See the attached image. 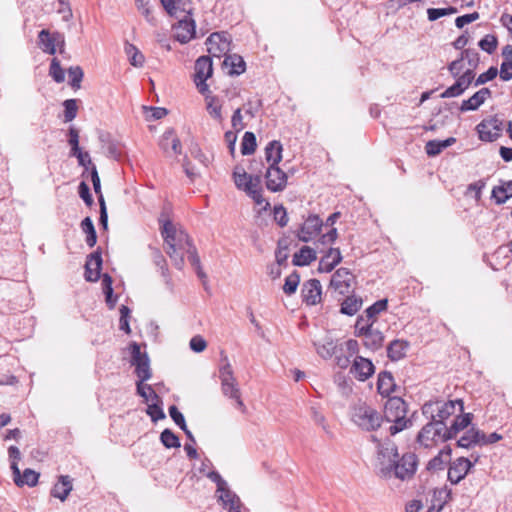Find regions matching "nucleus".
I'll use <instances>...</instances> for the list:
<instances>
[{
	"mask_svg": "<svg viewBox=\"0 0 512 512\" xmlns=\"http://www.w3.org/2000/svg\"><path fill=\"white\" fill-rule=\"evenodd\" d=\"M250 198L254 201V212L257 217L261 218L270 210V203L263 198L262 192H257V195L250 196Z\"/></svg>",
	"mask_w": 512,
	"mask_h": 512,
	"instance_id": "nucleus-46",
	"label": "nucleus"
},
{
	"mask_svg": "<svg viewBox=\"0 0 512 512\" xmlns=\"http://www.w3.org/2000/svg\"><path fill=\"white\" fill-rule=\"evenodd\" d=\"M479 46L482 50H484L488 53H492L497 47V39L493 35H486L479 42Z\"/></svg>",
	"mask_w": 512,
	"mask_h": 512,
	"instance_id": "nucleus-63",
	"label": "nucleus"
},
{
	"mask_svg": "<svg viewBox=\"0 0 512 512\" xmlns=\"http://www.w3.org/2000/svg\"><path fill=\"white\" fill-rule=\"evenodd\" d=\"M207 50L214 57L225 56L230 51L231 39L225 32L212 33L207 41Z\"/></svg>",
	"mask_w": 512,
	"mask_h": 512,
	"instance_id": "nucleus-14",
	"label": "nucleus"
},
{
	"mask_svg": "<svg viewBox=\"0 0 512 512\" xmlns=\"http://www.w3.org/2000/svg\"><path fill=\"white\" fill-rule=\"evenodd\" d=\"M205 110L209 117L217 124H222L225 119L224 96L216 95L207 89L204 93Z\"/></svg>",
	"mask_w": 512,
	"mask_h": 512,
	"instance_id": "nucleus-10",
	"label": "nucleus"
},
{
	"mask_svg": "<svg viewBox=\"0 0 512 512\" xmlns=\"http://www.w3.org/2000/svg\"><path fill=\"white\" fill-rule=\"evenodd\" d=\"M448 440L447 426L444 423L433 422L426 424L418 435L419 443L426 447H433Z\"/></svg>",
	"mask_w": 512,
	"mask_h": 512,
	"instance_id": "nucleus-8",
	"label": "nucleus"
},
{
	"mask_svg": "<svg viewBox=\"0 0 512 512\" xmlns=\"http://www.w3.org/2000/svg\"><path fill=\"white\" fill-rule=\"evenodd\" d=\"M136 388H137V394L144 399V402L146 404H149V403H152L155 401H160L159 396L155 393V391L153 390V388L150 385L145 384L142 381H137Z\"/></svg>",
	"mask_w": 512,
	"mask_h": 512,
	"instance_id": "nucleus-42",
	"label": "nucleus"
},
{
	"mask_svg": "<svg viewBox=\"0 0 512 512\" xmlns=\"http://www.w3.org/2000/svg\"><path fill=\"white\" fill-rule=\"evenodd\" d=\"M38 38L40 48L48 54H54L57 47L64 45V37L58 32L50 33L48 30H42Z\"/></svg>",
	"mask_w": 512,
	"mask_h": 512,
	"instance_id": "nucleus-17",
	"label": "nucleus"
},
{
	"mask_svg": "<svg viewBox=\"0 0 512 512\" xmlns=\"http://www.w3.org/2000/svg\"><path fill=\"white\" fill-rule=\"evenodd\" d=\"M266 185L271 191H280L284 189L287 182L286 174L281 171L277 166H270L266 173Z\"/></svg>",
	"mask_w": 512,
	"mask_h": 512,
	"instance_id": "nucleus-23",
	"label": "nucleus"
},
{
	"mask_svg": "<svg viewBox=\"0 0 512 512\" xmlns=\"http://www.w3.org/2000/svg\"><path fill=\"white\" fill-rule=\"evenodd\" d=\"M218 500L225 509L230 512H240L241 502L239 497L228 489L227 485L223 490L216 491Z\"/></svg>",
	"mask_w": 512,
	"mask_h": 512,
	"instance_id": "nucleus-25",
	"label": "nucleus"
},
{
	"mask_svg": "<svg viewBox=\"0 0 512 512\" xmlns=\"http://www.w3.org/2000/svg\"><path fill=\"white\" fill-rule=\"evenodd\" d=\"M162 236L166 245V252L175 261V265L181 267L185 252L190 250V240L188 235L178 229L172 222L161 217Z\"/></svg>",
	"mask_w": 512,
	"mask_h": 512,
	"instance_id": "nucleus-1",
	"label": "nucleus"
},
{
	"mask_svg": "<svg viewBox=\"0 0 512 512\" xmlns=\"http://www.w3.org/2000/svg\"><path fill=\"white\" fill-rule=\"evenodd\" d=\"M256 149V138L252 132H246L244 134L242 144H241V152L244 155L252 154Z\"/></svg>",
	"mask_w": 512,
	"mask_h": 512,
	"instance_id": "nucleus-52",
	"label": "nucleus"
},
{
	"mask_svg": "<svg viewBox=\"0 0 512 512\" xmlns=\"http://www.w3.org/2000/svg\"><path fill=\"white\" fill-rule=\"evenodd\" d=\"M59 4L57 13L61 15L62 20L69 22L73 18V12L69 0H56Z\"/></svg>",
	"mask_w": 512,
	"mask_h": 512,
	"instance_id": "nucleus-56",
	"label": "nucleus"
},
{
	"mask_svg": "<svg viewBox=\"0 0 512 512\" xmlns=\"http://www.w3.org/2000/svg\"><path fill=\"white\" fill-rule=\"evenodd\" d=\"M362 306V300L356 296L347 297L341 305V312L346 315H354Z\"/></svg>",
	"mask_w": 512,
	"mask_h": 512,
	"instance_id": "nucleus-44",
	"label": "nucleus"
},
{
	"mask_svg": "<svg viewBox=\"0 0 512 512\" xmlns=\"http://www.w3.org/2000/svg\"><path fill=\"white\" fill-rule=\"evenodd\" d=\"M458 11L455 7H447V8H429L427 10V16L429 21H436L437 19L449 16L452 14H456Z\"/></svg>",
	"mask_w": 512,
	"mask_h": 512,
	"instance_id": "nucleus-51",
	"label": "nucleus"
},
{
	"mask_svg": "<svg viewBox=\"0 0 512 512\" xmlns=\"http://www.w3.org/2000/svg\"><path fill=\"white\" fill-rule=\"evenodd\" d=\"M160 438H161V442L163 443V445L167 448L180 446L178 438L175 436V434L173 432H171L168 429H165L161 433Z\"/></svg>",
	"mask_w": 512,
	"mask_h": 512,
	"instance_id": "nucleus-60",
	"label": "nucleus"
},
{
	"mask_svg": "<svg viewBox=\"0 0 512 512\" xmlns=\"http://www.w3.org/2000/svg\"><path fill=\"white\" fill-rule=\"evenodd\" d=\"M219 379L221 382L222 394L235 401L236 407L241 411H246V406L241 398V390L238 381L234 375L233 368L227 359H224L219 368Z\"/></svg>",
	"mask_w": 512,
	"mask_h": 512,
	"instance_id": "nucleus-2",
	"label": "nucleus"
},
{
	"mask_svg": "<svg viewBox=\"0 0 512 512\" xmlns=\"http://www.w3.org/2000/svg\"><path fill=\"white\" fill-rule=\"evenodd\" d=\"M160 401H155L147 404V414L151 417L152 421H157L159 419H163L165 414L161 407L159 406Z\"/></svg>",
	"mask_w": 512,
	"mask_h": 512,
	"instance_id": "nucleus-61",
	"label": "nucleus"
},
{
	"mask_svg": "<svg viewBox=\"0 0 512 512\" xmlns=\"http://www.w3.org/2000/svg\"><path fill=\"white\" fill-rule=\"evenodd\" d=\"M373 324L374 323L371 321V319L367 318L366 316H359L355 324L356 335L361 336L364 333H367L368 331L372 330Z\"/></svg>",
	"mask_w": 512,
	"mask_h": 512,
	"instance_id": "nucleus-54",
	"label": "nucleus"
},
{
	"mask_svg": "<svg viewBox=\"0 0 512 512\" xmlns=\"http://www.w3.org/2000/svg\"><path fill=\"white\" fill-rule=\"evenodd\" d=\"M361 336L364 338V345L370 349H377L383 342L382 333L375 329H372Z\"/></svg>",
	"mask_w": 512,
	"mask_h": 512,
	"instance_id": "nucleus-45",
	"label": "nucleus"
},
{
	"mask_svg": "<svg viewBox=\"0 0 512 512\" xmlns=\"http://www.w3.org/2000/svg\"><path fill=\"white\" fill-rule=\"evenodd\" d=\"M161 3L171 16L181 19L184 15H190L182 0H161Z\"/></svg>",
	"mask_w": 512,
	"mask_h": 512,
	"instance_id": "nucleus-34",
	"label": "nucleus"
},
{
	"mask_svg": "<svg viewBox=\"0 0 512 512\" xmlns=\"http://www.w3.org/2000/svg\"><path fill=\"white\" fill-rule=\"evenodd\" d=\"M351 420L359 428L372 431L381 426L382 416L366 402L359 401L351 409Z\"/></svg>",
	"mask_w": 512,
	"mask_h": 512,
	"instance_id": "nucleus-3",
	"label": "nucleus"
},
{
	"mask_svg": "<svg viewBox=\"0 0 512 512\" xmlns=\"http://www.w3.org/2000/svg\"><path fill=\"white\" fill-rule=\"evenodd\" d=\"M136 8L138 11L146 18V20L150 23L154 21V17L152 15V11L150 8L149 0H134Z\"/></svg>",
	"mask_w": 512,
	"mask_h": 512,
	"instance_id": "nucleus-58",
	"label": "nucleus"
},
{
	"mask_svg": "<svg viewBox=\"0 0 512 512\" xmlns=\"http://www.w3.org/2000/svg\"><path fill=\"white\" fill-rule=\"evenodd\" d=\"M91 180H92V183H93V188L95 190V192L97 194H99V202H100V222L102 223V225L104 226V228H106L107 226V212H106V206H105V202H104V198L101 194V185H100V178L98 176V172L96 170V167L93 165L92 166V171H91Z\"/></svg>",
	"mask_w": 512,
	"mask_h": 512,
	"instance_id": "nucleus-31",
	"label": "nucleus"
},
{
	"mask_svg": "<svg viewBox=\"0 0 512 512\" xmlns=\"http://www.w3.org/2000/svg\"><path fill=\"white\" fill-rule=\"evenodd\" d=\"M169 414L171 418L174 420V422L181 427L186 433V435L193 440L192 434L189 430H187L185 419L182 415V413L177 409L175 406H171L169 408Z\"/></svg>",
	"mask_w": 512,
	"mask_h": 512,
	"instance_id": "nucleus-55",
	"label": "nucleus"
},
{
	"mask_svg": "<svg viewBox=\"0 0 512 512\" xmlns=\"http://www.w3.org/2000/svg\"><path fill=\"white\" fill-rule=\"evenodd\" d=\"M450 492L445 488L435 489L431 498V505L428 509L429 512H439L443 506L448 502Z\"/></svg>",
	"mask_w": 512,
	"mask_h": 512,
	"instance_id": "nucleus-33",
	"label": "nucleus"
},
{
	"mask_svg": "<svg viewBox=\"0 0 512 512\" xmlns=\"http://www.w3.org/2000/svg\"><path fill=\"white\" fill-rule=\"evenodd\" d=\"M417 458L413 453H405L400 459L397 458L393 463L391 471V479L397 478L400 480L410 479L416 472Z\"/></svg>",
	"mask_w": 512,
	"mask_h": 512,
	"instance_id": "nucleus-11",
	"label": "nucleus"
},
{
	"mask_svg": "<svg viewBox=\"0 0 512 512\" xmlns=\"http://www.w3.org/2000/svg\"><path fill=\"white\" fill-rule=\"evenodd\" d=\"M451 450L449 448L442 449L437 456L428 463L429 469H441L445 463L450 460Z\"/></svg>",
	"mask_w": 512,
	"mask_h": 512,
	"instance_id": "nucleus-48",
	"label": "nucleus"
},
{
	"mask_svg": "<svg viewBox=\"0 0 512 512\" xmlns=\"http://www.w3.org/2000/svg\"><path fill=\"white\" fill-rule=\"evenodd\" d=\"M232 179L236 188L248 197L263 192L261 179L258 175L249 174L242 165H236L232 172Z\"/></svg>",
	"mask_w": 512,
	"mask_h": 512,
	"instance_id": "nucleus-7",
	"label": "nucleus"
},
{
	"mask_svg": "<svg viewBox=\"0 0 512 512\" xmlns=\"http://www.w3.org/2000/svg\"><path fill=\"white\" fill-rule=\"evenodd\" d=\"M490 95L491 93L488 88H482L468 100L463 101L461 110L469 111L478 109L490 97Z\"/></svg>",
	"mask_w": 512,
	"mask_h": 512,
	"instance_id": "nucleus-28",
	"label": "nucleus"
},
{
	"mask_svg": "<svg viewBox=\"0 0 512 512\" xmlns=\"http://www.w3.org/2000/svg\"><path fill=\"white\" fill-rule=\"evenodd\" d=\"M472 467L473 463L469 459L459 457L451 463L448 470V479L451 483L457 484L466 477Z\"/></svg>",
	"mask_w": 512,
	"mask_h": 512,
	"instance_id": "nucleus-18",
	"label": "nucleus"
},
{
	"mask_svg": "<svg viewBox=\"0 0 512 512\" xmlns=\"http://www.w3.org/2000/svg\"><path fill=\"white\" fill-rule=\"evenodd\" d=\"M463 412L461 400L434 401L423 406V414L431 417L433 422L444 423L450 416Z\"/></svg>",
	"mask_w": 512,
	"mask_h": 512,
	"instance_id": "nucleus-5",
	"label": "nucleus"
},
{
	"mask_svg": "<svg viewBox=\"0 0 512 512\" xmlns=\"http://www.w3.org/2000/svg\"><path fill=\"white\" fill-rule=\"evenodd\" d=\"M353 279L354 277L348 269L340 268L333 274L330 285L339 294L344 295L350 291Z\"/></svg>",
	"mask_w": 512,
	"mask_h": 512,
	"instance_id": "nucleus-19",
	"label": "nucleus"
},
{
	"mask_svg": "<svg viewBox=\"0 0 512 512\" xmlns=\"http://www.w3.org/2000/svg\"><path fill=\"white\" fill-rule=\"evenodd\" d=\"M72 490V481L68 476H61L58 483L52 489V495L55 498L64 501Z\"/></svg>",
	"mask_w": 512,
	"mask_h": 512,
	"instance_id": "nucleus-35",
	"label": "nucleus"
},
{
	"mask_svg": "<svg viewBox=\"0 0 512 512\" xmlns=\"http://www.w3.org/2000/svg\"><path fill=\"white\" fill-rule=\"evenodd\" d=\"M50 76L58 83H61L65 79L63 69L60 67V63L56 58H53L49 70Z\"/></svg>",
	"mask_w": 512,
	"mask_h": 512,
	"instance_id": "nucleus-57",
	"label": "nucleus"
},
{
	"mask_svg": "<svg viewBox=\"0 0 512 512\" xmlns=\"http://www.w3.org/2000/svg\"><path fill=\"white\" fill-rule=\"evenodd\" d=\"M316 259V252L308 246L302 247L299 252L295 253L293 263L297 266L310 264Z\"/></svg>",
	"mask_w": 512,
	"mask_h": 512,
	"instance_id": "nucleus-39",
	"label": "nucleus"
},
{
	"mask_svg": "<svg viewBox=\"0 0 512 512\" xmlns=\"http://www.w3.org/2000/svg\"><path fill=\"white\" fill-rule=\"evenodd\" d=\"M125 53L128 57L130 64L134 67H142L145 62L144 55L133 44L127 43L125 45Z\"/></svg>",
	"mask_w": 512,
	"mask_h": 512,
	"instance_id": "nucleus-43",
	"label": "nucleus"
},
{
	"mask_svg": "<svg viewBox=\"0 0 512 512\" xmlns=\"http://www.w3.org/2000/svg\"><path fill=\"white\" fill-rule=\"evenodd\" d=\"M408 343L403 340H394L388 347V356L392 360H399L403 358L408 349Z\"/></svg>",
	"mask_w": 512,
	"mask_h": 512,
	"instance_id": "nucleus-41",
	"label": "nucleus"
},
{
	"mask_svg": "<svg viewBox=\"0 0 512 512\" xmlns=\"http://www.w3.org/2000/svg\"><path fill=\"white\" fill-rule=\"evenodd\" d=\"M68 77L70 85L73 88H79L80 82L83 78V71L79 66L71 67L68 70Z\"/></svg>",
	"mask_w": 512,
	"mask_h": 512,
	"instance_id": "nucleus-59",
	"label": "nucleus"
},
{
	"mask_svg": "<svg viewBox=\"0 0 512 512\" xmlns=\"http://www.w3.org/2000/svg\"><path fill=\"white\" fill-rule=\"evenodd\" d=\"M455 142H456V139L453 137H450L443 141L432 140L426 144L425 150L429 156H436L439 153H441L445 148L451 146Z\"/></svg>",
	"mask_w": 512,
	"mask_h": 512,
	"instance_id": "nucleus-40",
	"label": "nucleus"
},
{
	"mask_svg": "<svg viewBox=\"0 0 512 512\" xmlns=\"http://www.w3.org/2000/svg\"><path fill=\"white\" fill-rule=\"evenodd\" d=\"M387 308V300H379L370 306L365 312L362 314L367 318L371 319L373 323L376 322L378 314Z\"/></svg>",
	"mask_w": 512,
	"mask_h": 512,
	"instance_id": "nucleus-50",
	"label": "nucleus"
},
{
	"mask_svg": "<svg viewBox=\"0 0 512 512\" xmlns=\"http://www.w3.org/2000/svg\"><path fill=\"white\" fill-rule=\"evenodd\" d=\"M223 65L226 68H229V74L239 75L245 71V62L240 55H225V59L223 61Z\"/></svg>",
	"mask_w": 512,
	"mask_h": 512,
	"instance_id": "nucleus-36",
	"label": "nucleus"
},
{
	"mask_svg": "<svg viewBox=\"0 0 512 512\" xmlns=\"http://www.w3.org/2000/svg\"><path fill=\"white\" fill-rule=\"evenodd\" d=\"M374 371L373 363L361 356L355 357L350 367V373L359 381L367 380L374 374Z\"/></svg>",
	"mask_w": 512,
	"mask_h": 512,
	"instance_id": "nucleus-20",
	"label": "nucleus"
},
{
	"mask_svg": "<svg viewBox=\"0 0 512 512\" xmlns=\"http://www.w3.org/2000/svg\"><path fill=\"white\" fill-rule=\"evenodd\" d=\"M322 227V221L318 216H310L303 223L298 237L303 242H309L314 239Z\"/></svg>",
	"mask_w": 512,
	"mask_h": 512,
	"instance_id": "nucleus-22",
	"label": "nucleus"
},
{
	"mask_svg": "<svg viewBox=\"0 0 512 512\" xmlns=\"http://www.w3.org/2000/svg\"><path fill=\"white\" fill-rule=\"evenodd\" d=\"M471 420L472 415L470 413H458L456 418L453 420L452 425L449 428L447 427L448 439L457 437L460 432L468 428Z\"/></svg>",
	"mask_w": 512,
	"mask_h": 512,
	"instance_id": "nucleus-27",
	"label": "nucleus"
},
{
	"mask_svg": "<svg viewBox=\"0 0 512 512\" xmlns=\"http://www.w3.org/2000/svg\"><path fill=\"white\" fill-rule=\"evenodd\" d=\"M302 300L309 306H314L322 301V286L316 279H310L302 285Z\"/></svg>",
	"mask_w": 512,
	"mask_h": 512,
	"instance_id": "nucleus-16",
	"label": "nucleus"
},
{
	"mask_svg": "<svg viewBox=\"0 0 512 512\" xmlns=\"http://www.w3.org/2000/svg\"><path fill=\"white\" fill-rule=\"evenodd\" d=\"M143 109L146 112V120H159L167 115V110L165 108H148L144 106Z\"/></svg>",
	"mask_w": 512,
	"mask_h": 512,
	"instance_id": "nucleus-62",
	"label": "nucleus"
},
{
	"mask_svg": "<svg viewBox=\"0 0 512 512\" xmlns=\"http://www.w3.org/2000/svg\"><path fill=\"white\" fill-rule=\"evenodd\" d=\"M159 145L164 153L170 157H176L181 154V143L174 130L165 131Z\"/></svg>",
	"mask_w": 512,
	"mask_h": 512,
	"instance_id": "nucleus-21",
	"label": "nucleus"
},
{
	"mask_svg": "<svg viewBox=\"0 0 512 512\" xmlns=\"http://www.w3.org/2000/svg\"><path fill=\"white\" fill-rule=\"evenodd\" d=\"M479 137L483 141H494L500 135V127L497 120H485L477 126Z\"/></svg>",
	"mask_w": 512,
	"mask_h": 512,
	"instance_id": "nucleus-24",
	"label": "nucleus"
},
{
	"mask_svg": "<svg viewBox=\"0 0 512 512\" xmlns=\"http://www.w3.org/2000/svg\"><path fill=\"white\" fill-rule=\"evenodd\" d=\"M300 283V277L297 273H292L285 278L283 285V291L286 295H292L296 292L297 287Z\"/></svg>",
	"mask_w": 512,
	"mask_h": 512,
	"instance_id": "nucleus-53",
	"label": "nucleus"
},
{
	"mask_svg": "<svg viewBox=\"0 0 512 512\" xmlns=\"http://www.w3.org/2000/svg\"><path fill=\"white\" fill-rule=\"evenodd\" d=\"M212 61L207 56H202L195 63L194 82L199 93H204L208 88L206 81L212 76Z\"/></svg>",
	"mask_w": 512,
	"mask_h": 512,
	"instance_id": "nucleus-12",
	"label": "nucleus"
},
{
	"mask_svg": "<svg viewBox=\"0 0 512 512\" xmlns=\"http://www.w3.org/2000/svg\"><path fill=\"white\" fill-rule=\"evenodd\" d=\"M492 195L496 199L497 203H504L512 196V181L495 187L492 191Z\"/></svg>",
	"mask_w": 512,
	"mask_h": 512,
	"instance_id": "nucleus-47",
	"label": "nucleus"
},
{
	"mask_svg": "<svg viewBox=\"0 0 512 512\" xmlns=\"http://www.w3.org/2000/svg\"><path fill=\"white\" fill-rule=\"evenodd\" d=\"M406 414V404L401 398L392 397L387 400L384 406V416L388 422L393 423L389 428L392 435L407 427L409 420Z\"/></svg>",
	"mask_w": 512,
	"mask_h": 512,
	"instance_id": "nucleus-4",
	"label": "nucleus"
},
{
	"mask_svg": "<svg viewBox=\"0 0 512 512\" xmlns=\"http://www.w3.org/2000/svg\"><path fill=\"white\" fill-rule=\"evenodd\" d=\"M342 259L339 249L330 248L319 262L320 272H330Z\"/></svg>",
	"mask_w": 512,
	"mask_h": 512,
	"instance_id": "nucleus-30",
	"label": "nucleus"
},
{
	"mask_svg": "<svg viewBox=\"0 0 512 512\" xmlns=\"http://www.w3.org/2000/svg\"><path fill=\"white\" fill-rule=\"evenodd\" d=\"M499 75L504 81L512 79V60L502 62Z\"/></svg>",
	"mask_w": 512,
	"mask_h": 512,
	"instance_id": "nucleus-64",
	"label": "nucleus"
},
{
	"mask_svg": "<svg viewBox=\"0 0 512 512\" xmlns=\"http://www.w3.org/2000/svg\"><path fill=\"white\" fill-rule=\"evenodd\" d=\"M11 468L13 470L14 475V481L18 486L28 485V486H34L36 485L39 474L36 473L34 470L26 469L23 472V475L20 474V470L17 466V462H12Z\"/></svg>",
	"mask_w": 512,
	"mask_h": 512,
	"instance_id": "nucleus-26",
	"label": "nucleus"
},
{
	"mask_svg": "<svg viewBox=\"0 0 512 512\" xmlns=\"http://www.w3.org/2000/svg\"><path fill=\"white\" fill-rule=\"evenodd\" d=\"M102 289L105 294V300L110 309L114 308L116 298H113L112 280L110 276L104 275L102 279Z\"/></svg>",
	"mask_w": 512,
	"mask_h": 512,
	"instance_id": "nucleus-49",
	"label": "nucleus"
},
{
	"mask_svg": "<svg viewBox=\"0 0 512 512\" xmlns=\"http://www.w3.org/2000/svg\"><path fill=\"white\" fill-rule=\"evenodd\" d=\"M132 364L135 366V373L138 381H146L151 377L149 359L146 353L141 352L140 346L136 343L131 345Z\"/></svg>",
	"mask_w": 512,
	"mask_h": 512,
	"instance_id": "nucleus-13",
	"label": "nucleus"
},
{
	"mask_svg": "<svg viewBox=\"0 0 512 512\" xmlns=\"http://www.w3.org/2000/svg\"><path fill=\"white\" fill-rule=\"evenodd\" d=\"M173 33L180 43L189 42L195 35V23L190 15H184L178 23L173 26Z\"/></svg>",
	"mask_w": 512,
	"mask_h": 512,
	"instance_id": "nucleus-15",
	"label": "nucleus"
},
{
	"mask_svg": "<svg viewBox=\"0 0 512 512\" xmlns=\"http://www.w3.org/2000/svg\"><path fill=\"white\" fill-rule=\"evenodd\" d=\"M378 391L383 396H389L395 388L393 376L388 372H382L378 376Z\"/></svg>",
	"mask_w": 512,
	"mask_h": 512,
	"instance_id": "nucleus-37",
	"label": "nucleus"
},
{
	"mask_svg": "<svg viewBox=\"0 0 512 512\" xmlns=\"http://www.w3.org/2000/svg\"><path fill=\"white\" fill-rule=\"evenodd\" d=\"M265 155L270 166H276L282 159V146L280 142H271L265 149Z\"/></svg>",
	"mask_w": 512,
	"mask_h": 512,
	"instance_id": "nucleus-38",
	"label": "nucleus"
},
{
	"mask_svg": "<svg viewBox=\"0 0 512 512\" xmlns=\"http://www.w3.org/2000/svg\"><path fill=\"white\" fill-rule=\"evenodd\" d=\"M102 265V259L99 254H91L86 262L85 278L87 281L95 282L98 280Z\"/></svg>",
	"mask_w": 512,
	"mask_h": 512,
	"instance_id": "nucleus-29",
	"label": "nucleus"
},
{
	"mask_svg": "<svg viewBox=\"0 0 512 512\" xmlns=\"http://www.w3.org/2000/svg\"><path fill=\"white\" fill-rule=\"evenodd\" d=\"M483 437V432L472 427L464 431L463 435L458 439V446L468 448L472 445H480V439Z\"/></svg>",
	"mask_w": 512,
	"mask_h": 512,
	"instance_id": "nucleus-32",
	"label": "nucleus"
},
{
	"mask_svg": "<svg viewBox=\"0 0 512 512\" xmlns=\"http://www.w3.org/2000/svg\"><path fill=\"white\" fill-rule=\"evenodd\" d=\"M316 350L318 355L324 359L331 358L337 352H348L350 355H354L358 351V343L353 339L335 343L332 339L326 338L316 344Z\"/></svg>",
	"mask_w": 512,
	"mask_h": 512,
	"instance_id": "nucleus-9",
	"label": "nucleus"
},
{
	"mask_svg": "<svg viewBox=\"0 0 512 512\" xmlns=\"http://www.w3.org/2000/svg\"><path fill=\"white\" fill-rule=\"evenodd\" d=\"M398 458L397 447L391 440L387 439L378 445L376 470L377 474L385 480L391 479L393 463Z\"/></svg>",
	"mask_w": 512,
	"mask_h": 512,
	"instance_id": "nucleus-6",
	"label": "nucleus"
}]
</instances>
